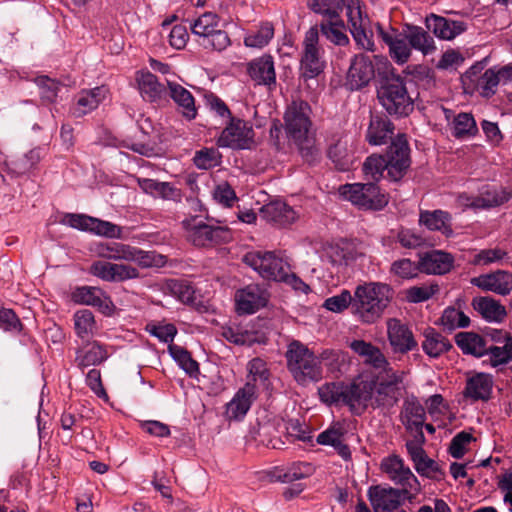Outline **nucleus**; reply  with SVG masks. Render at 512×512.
Here are the masks:
<instances>
[{
	"instance_id": "aec40b11",
	"label": "nucleus",
	"mask_w": 512,
	"mask_h": 512,
	"mask_svg": "<svg viewBox=\"0 0 512 512\" xmlns=\"http://www.w3.org/2000/svg\"><path fill=\"white\" fill-rule=\"evenodd\" d=\"M226 118L230 119L229 125L226 126V147L233 149L249 148L254 134L252 127L243 120L233 118L227 106Z\"/></svg>"
},
{
	"instance_id": "4468645a",
	"label": "nucleus",
	"mask_w": 512,
	"mask_h": 512,
	"mask_svg": "<svg viewBox=\"0 0 512 512\" xmlns=\"http://www.w3.org/2000/svg\"><path fill=\"white\" fill-rule=\"evenodd\" d=\"M186 230V238L194 246L209 247L217 243L224 229L205 223L199 216L186 218L182 222Z\"/></svg>"
},
{
	"instance_id": "de8ad7c7",
	"label": "nucleus",
	"mask_w": 512,
	"mask_h": 512,
	"mask_svg": "<svg viewBox=\"0 0 512 512\" xmlns=\"http://www.w3.org/2000/svg\"><path fill=\"white\" fill-rule=\"evenodd\" d=\"M168 352L180 368H182L187 374L190 376H196L199 373V364L192 358L187 349L176 344H169Z\"/></svg>"
},
{
	"instance_id": "c85d7f7f",
	"label": "nucleus",
	"mask_w": 512,
	"mask_h": 512,
	"mask_svg": "<svg viewBox=\"0 0 512 512\" xmlns=\"http://www.w3.org/2000/svg\"><path fill=\"white\" fill-rule=\"evenodd\" d=\"M260 216L277 226H285L295 221L297 215L293 208L282 201H272L260 209Z\"/></svg>"
},
{
	"instance_id": "603ef678",
	"label": "nucleus",
	"mask_w": 512,
	"mask_h": 512,
	"mask_svg": "<svg viewBox=\"0 0 512 512\" xmlns=\"http://www.w3.org/2000/svg\"><path fill=\"white\" fill-rule=\"evenodd\" d=\"M486 355H489L488 361L492 367L509 363L512 360V337L507 338V341L502 346H487Z\"/></svg>"
},
{
	"instance_id": "13d9d810",
	"label": "nucleus",
	"mask_w": 512,
	"mask_h": 512,
	"mask_svg": "<svg viewBox=\"0 0 512 512\" xmlns=\"http://www.w3.org/2000/svg\"><path fill=\"white\" fill-rule=\"evenodd\" d=\"M312 473V466L309 463H294L285 471L281 470L276 474L278 481L289 483L300 480Z\"/></svg>"
},
{
	"instance_id": "8fccbe9b",
	"label": "nucleus",
	"mask_w": 512,
	"mask_h": 512,
	"mask_svg": "<svg viewBox=\"0 0 512 512\" xmlns=\"http://www.w3.org/2000/svg\"><path fill=\"white\" fill-rule=\"evenodd\" d=\"M274 36V27L270 22H263L258 30L250 33L244 39V44L251 48H263Z\"/></svg>"
},
{
	"instance_id": "052dcab7",
	"label": "nucleus",
	"mask_w": 512,
	"mask_h": 512,
	"mask_svg": "<svg viewBox=\"0 0 512 512\" xmlns=\"http://www.w3.org/2000/svg\"><path fill=\"white\" fill-rule=\"evenodd\" d=\"M507 257V252L499 247L482 249L476 253L471 264L475 266H487L492 263H499Z\"/></svg>"
},
{
	"instance_id": "a878e982",
	"label": "nucleus",
	"mask_w": 512,
	"mask_h": 512,
	"mask_svg": "<svg viewBox=\"0 0 512 512\" xmlns=\"http://www.w3.org/2000/svg\"><path fill=\"white\" fill-rule=\"evenodd\" d=\"M395 126L387 116L372 115L366 133V140L370 145H383L390 140L391 142L395 137Z\"/></svg>"
},
{
	"instance_id": "cd10ccee",
	"label": "nucleus",
	"mask_w": 512,
	"mask_h": 512,
	"mask_svg": "<svg viewBox=\"0 0 512 512\" xmlns=\"http://www.w3.org/2000/svg\"><path fill=\"white\" fill-rule=\"evenodd\" d=\"M492 388V375L480 372L467 379L463 394L466 398H470L473 401H488L491 398Z\"/></svg>"
},
{
	"instance_id": "680f3d73",
	"label": "nucleus",
	"mask_w": 512,
	"mask_h": 512,
	"mask_svg": "<svg viewBox=\"0 0 512 512\" xmlns=\"http://www.w3.org/2000/svg\"><path fill=\"white\" fill-rule=\"evenodd\" d=\"M353 302L354 294L351 295L348 290H342L340 294L327 298L323 307L329 311L340 313L350 306L353 313Z\"/></svg>"
},
{
	"instance_id": "774afa93",
	"label": "nucleus",
	"mask_w": 512,
	"mask_h": 512,
	"mask_svg": "<svg viewBox=\"0 0 512 512\" xmlns=\"http://www.w3.org/2000/svg\"><path fill=\"white\" fill-rule=\"evenodd\" d=\"M169 288L172 294L183 303L194 302L195 291L189 282L184 280H171Z\"/></svg>"
},
{
	"instance_id": "a211bd4d",
	"label": "nucleus",
	"mask_w": 512,
	"mask_h": 512,
	"mask_svg": "<svg viewBox=\"0 0 512 512\" xmlns=\"http://www.w3.org/2000/svg\"><path fill=\"white\" fill-rule=\"evenodd\" d=\"M375 70L369 56L359 54L354 56L347 74V84L352 90H359L374 78Z\"/></svg>"
},
{
	"instance_id": "6e6d98bb",
	"label": "nucleus",
	"mask_w": 512,
	"mask_h": 512,
	"mask_svg": "<svg viewBox=\"0 0 512 512\" xmlns=\"http://www.w3.org/2000/svg\"><path fill=\"white\" fill-rule=\"evenodd\" d=\"M74 325L77 336L84 339L95 329L94 315L90 310H79L74 314Z\"/></svg>"
},
{
	"instance_id": "e433bc0d",
	"label": "nucleus",
	"mask_w": 512,
	"mask_h": 512,
	"mask_svg": "<svg viewBox=\"0 0 512 512\" xmlns=\"http://www.w3.org/2000/svg\"><path fill=\"white\" fill-rule=\"evenodd\" d=\"M455 343L466 355L480 358L487 354L486 340L475 332H459L455 335Z\"/></svg>"
},
{
	"instance_id": "a19ab883",
	"label": "nucleus",
	"mask_w": 512,
	"mask_h": 512,
	"mask_svg": "<svg viewBox=\"0 0 512 512\" xmlns=\"http://www.w3.org/2000/svg\"><path fill=\"white\" fill-rule=\"evenodd\" d=\"M138 86L143 99L146 101L156 102L167 95L165 86L151 72L141 74L138 78Z\"/></svg>"
},
{
	"instance_id": "69168bd1",
	"label": "nucleus",
	"mask_w": 512,
	"mask_h": 512,
	"mask_svg": "<svg viewBox=\"0 0 512 512\" xmlns=\"http://www.w3.org/2000/svg\"><path fill=\"white\" fill-rule=\"evenodd\" d=\"M439 292L437 284L413 286L407 290L406 298L411 303H419L429 300Z\"/></svg>"
},
{
	"instance_id": "4be33fe9",
	"label": "nucleus",
	"mask_w": 512,
	"mask_h": 512,
	"mask_svg": "<svg viewBox=\"0 0 512 512\" xmlns=\"http://www.w3.org/2000/svg\"><path fill=\"white\" fill-rule=\"evenodd\" d=\"M425 25L428 31L442 40H452L467 30L465 22L435 14L426 17Z\"/></svg>"
},
{
	"instance_id": "a18cd8bd",
	"label": "nucleus",
	"mask_w": 512,
	"mask_h": 512,
	"mask_svg": "<svg viewBox=\"0 0 512 512\" xmlns=\"http://www.w3.org/2000/svg\"><path fill=\"white\" fill-rule=\"evenodd\" d=\"M127 262H134L141 268L161 267L165 263V258L154 251H144L140 248L130 245Z\"/></svg>"
},
{
	"instance_id": "c9c22d12",
	"label": "nucleus",
	"mask_w": 512,
	"mask_h": 512,
	"mask_svg": "<svg viewBox=\"0 0 512 512\" xmlns=\"http://www.w3.org/2000/svg\"><path fill=\"white\" fill-rule=\"evenodd\" d=\"M404 31L412 49L421 52L423 55H429L435 52L436 45L434 38L423 27L406 25Z\"/></svg>"
},
{
	"instance_id": "b1692460",
	"label": "nucleus",
	"mask_w": 512,
	"mask_h": 512,
	"mask_svg": "<svg viewBox=\"0 0 512 512\" xmlns=\"http://www.w3.org/2000/svg\"><path fill=\"white\" fill-rule=\"evenodd\" d=\"M327 155L340 171H347L354 162V150L349 139L343 135L333 136L329 142Z\"/></svg>"
},
{
	"instance_id": "f257e3e1",
	"label": "nucleus",
	"mask_w": 512,
	"mask_h": 512,
	"mask_svg": "<svg viewBox=\"0 0 512 512\" xmlns=\"http://www.w3.org/2000/svg\"><path fill=\"white\" fill-rule=\"evenodd\" d=\"M405 372L385 368L380 371L373 380L359 382V414L369 405L373 409H381L389 412L397 405L404 386Z\"/></svg>"
},
{
	"instance_id": "c756f323",
	"label": "nucleus",
	"mask_w": 512,
	"mask_h": 512,
	"mask_svg": "<svg viewBox=\"0 0 512 512\" xmlns=\"http://www.w3.org/2000/svg\"><path fill=\"white\" fill-rule=\"evenodd\" d=\"M471 305L488 322L500 323L507 315L505 306L490 296L474 297Z\"/></svg>"
},
{
	"instance_id": "864d4df0",
	"label": "nucleus",
	"mask_w": 512,
	"mask_h": 512,
	"mask_svg": "<svg viewBox=\"0 0 512 512\" xmlns=\"http://www.w3.org/2000/svg\"><path fill=\"white\" fill-rule=\"evenodd\" d=\"M478 128L473 116L470 113H460L453 121V136L460 139L468 136H474Z\"/></svg>"
},
{
	"instance_id": "5fc2aeb1",
	"label": "nucleus",
	"mask_w": 512,
	"mask_h": 512,
	"mask_svg": "<svg viewBox=\"0 0 512 512\" xmlns=\"http://www.w3.org/2000/svg\"><path fill=\"white\" fill-rule=\"evenodd\" d=\"M318 358L320 365L323 363L328 372L333 375L340 373L342 366L346 364V355L340 350L325 349Z\"/></svg>"
},
{
	"instance_id": "412c9836",
	"label": "nucleus",
	"mask_w": 512,
	"mask_h": 512,
	"mask_svg": "<svg viewBox=\"0 0 512 512\" xmlns=\"http://www.w3.org/2000/svg\"><path fill=\"white\" fill-rule=\"evenodd\" d=\"M71 298L77 304L98 308L105 314L110 313L113 307L110 297L99 287H77L72 292Z\"/></svg>"
},
{
	"instance_id": "3c124183",
	"label": "nucleus",
	"mask_w": 512,
	"mask_h": 512,
	"mask_svg": "<svg viewBox=\"0 0 512 512\" xmlns=\"http://www.w3.org/2000/svg\"><path fill=\"white\" fill-rule=\"evenodd\" d=\"M39 88L40 99L43 104H52L55 102L60 89V83L48 76H37L34 80Z\"/></svg>"
},
{
	"instance_id": "20e7f679",
	"label": "nucleus",
	"mask_w": 512,
	"mask_h": 512,
	"mask_svg": "<svg viewBox=\"0 0 512 512\" xmlns=\"http://www.w3.org/2000/svg\"><path fill=\"white\" fill-rule=\"evenodd\" d=\"M311 107L305 101H293L284 114L287 136L298 146L301 156L308 162L315 160L317 149L311 137Z\"/></svg>"
},
{
	"instance_id": "2eb2a0df",
	"label": "nucleus",
	"mask_w": 512,
	"mask_h": 512,
	"mask_svg": "<svg viewBox=\"0 0 512 512\" xmlns=\"http://www.w3.org/2000/svg\"><path fill=\"white\" fill-rule=\"evenodd\" d=\"M470 283L483 291L506 296L512 291V273L506 270H496L473 277Z\"/></svg>"
},
{
	"instance_id": "58836bf2",
	"label": "nucleus",
	"mask_w": 512,
	"mask_h": 512,
	"mask_svg": "<svg viewBox=\"0 0 512 512\" xmlns=\"http://www.w3.org/2000/svg\"><path fill=\"white\" fill-rule=\"evenodd\" d=\"M423 351L430 357L437 358L452 348L451 342L434 328L424 330Z\"/></svg>"
},
{
	"instance_id": "f8f14e48",
	"label": "nucleus",
	"mask_w": 512,
	"mask_h": 512,
	"mask_svg": "<svg viewBox=\"0 0 512 512\" xmlns=\"http://www.w3.org/2000/svg\"><path fill=\"white\" fill-rule=\"evenodd\" d=\"M223 26L216 14L206 12L195 20L191 30L195 35L203 37L202 45L205 48L222 51L224 50Z\"/></svg>"
},
{
	"instance_id": "e2e57ef3",
	"label": "nucleus",
	"mask_w": 512,
	"mask_h": 512,
	"mask_svg": "<svg viewBox=\"0 0 512 512\" xmlns=\"http://www.w3.org/2000/svg\"><path fill=\"white\" fill-rule=\"evenodd\" d=\"M193 162L199 169H210L220 164L221 154L214 148H205L197 151Z\"/></svg>"
},
{
	"instance_id": "5701e85b",
	"label": "nucleus",
	"mask_w": 512,
	"mask_h": 512,
	"mask_svg": "<svg viewBox=\"0 0 512 512\" xmlns=\"http://www.w3.org/2000/svg\"><path fill=\"white\" fill-rule=\"evenodd\" d=\"M388 340L395 352L406 353L417 347L412 331L396 318L387 322Z\"/></svg>"
},
{
	"instance_id": "72a5a7b5",
	"label": "nucleus",
	"mask_w": 512,
	"mask_h": 512,
	"mask_svg": "<svg viewBox=\"0 0 512 512\" xmlns=\"http://www.w3.org/2000/svg\"><path fill=\"white\" fill-rule=\"evenodd\" d=\"M169 95L178 105L179 111L187 120L191 121L196 118L197 109L195 100L189 90L182 85L174 82H168Z\"/></svg>"
},
{
	"instance_id": "37998d69",
	"label": "nucleus",
	"mask_w": 512,
	"mask_h": 512,
	"mask_svg": "<svg viewBox=\"0 0 512 512\" xmlns=\"http://www.w3.org/2000/svg\"><path fill=\"white\" fill-rule=\"evenodd\" d=\"M139 188L146 194L154 197H161L166 200H174L179 196L178 190L169 182H160L150 178L136 179Z\"/></svg>"
},
{
	"instance_id": "f704fd0d",
	"label": "nucleus",
	"mask_w": 512,
	"mask_h": 512,
	"mask_svg": "<svg viewBox=\"0 0 512 512\" xmlns=\"http://www.w3.org/2000/svg\"><path fill=\"white\" fill-rule=\"evenodd\" d=\"M248 73L258 84L270 86L276 83L274 62L271 56H263L253 60L249 64Z\"/></svg>"
},
{
	"instance_id": "423d86ee",
	"label": "nucleus",
	"mask_w": 512,
	"mask_h": 512,
	"mask_svg": "<svg viewBox=\"0 0 512 512\" xmlns=\"http://www.w3.org/2000/svg\"><path fill=\"white\" fill-rule=\"evenodd\" d=\"M377 98L383 109L396 118L406 117L414 110L405 79L398 74L391 73L381 79Z\"/></svg>"
},
{
	"instance_id": "bf43d9fd",
	"label": "nucleus",
	"mask_w": 512,
	"mask_h": 512,
	"mask_svg": "<svg viewBox=\"0 0 512 512\" xmlns=\"http://www.w3.org/2000/svg\"><path fill=\"white\" fill-rule=\"evenodd\" d=\"M91 233L112 239H123V228L112 222L93 218Z\"/></svg>"
},
{
	"instance_id": "2f4dec72",
	"label": "nucleus",
	"mask_w": 512,
	"mask_h": 512,
	"mask_svg": "<svg viewBox=\"0 0 512 512\" xmlns=\"http://www.w3.org/2000/svg\"><path fill=\"white\" fill-rule=\"evenodd\" d=\"M107 89L104 86L95 87L90 90H82L76 96V103L73 108V115L82 117L94 109L105 99Z\"/></svg>"
},
{
	"instance_id": "ea45409f",
	"label": "nucleus",
	"mask_w": 512,
	"mask_h": 512,
	"mask_svg": "<svg viewBox=\"0 0 512 512\" xmlns=\"http://www.w3.org/2000/svg\"><path fill=\"white\" fill-rule=\"evenodd\" d=\"M419 223L426 226L429 230L441 231L446 236H450L453 233L451 215L443 210L421 211Z\"/></svg>"
},
{
	"instance_id": "6ab92c4d",
	"label": "nucleus",
	"mask_w": 512,
	"mask_h": 512,
	"mask_svg": "<svg viewBox=\"0 0 512 512\" xmlns=\"http://www.w3.org/2000/svg\"><path fill=\"white\" fill-rule=\"evenodd\" d=\"M255 399L256 387L255 384L249 380L236 392L232 400L229 403H226V417L229 420H242Z\"/></svg>"
},
{
	"instance_id": "6e6552de",
	"label": "nucleus",
	"mask_w": 512,
	"mask_h": 512,
	"mask_svg": "<svg viewBox=\"0 0 512 512\" xmlns=\"http://www.w3.org/2000/svg\"><path fill=\"white\" fill-rule=\"evenodd\" d=\"M340 194L352 204L366 210H381L388 204V196L375 183L345 184Z\"/></svg>"
},
{
	"instance_id": "1a4fd4ad",
	"label": "nucleus",
	"mask_w": 512,
	"mask_h": 512,
	"mask_svg": "<svg viewBox=\"0 0 512 512\" xmlns=\"http://www.w3.org/2000/svg\"><path fill=\"white\" fill-rule=\"evenodd\" d=\"M325 61L323 51L319 46V33L316 27H311L303 40V52L300 60L301 75L304 79H312L323 72Z\"/></svg>"
},
{
	"instance_id": "393cba45",
	"label": "nucleus",
	"mask_w": 512,
	"mask_h": 512,
	"mask_svg": "<svg viewBox=\"0 0 512 512\" xmlns=\"http://www.w3.org/2000/svg\"><path fill=\"white\" fill-rule=\"evenodd\" d=\"M454 264V257L441 250H432L420 257V271L427 274H446Z\"/></svg>"
},
{
	"instance_id": "dca6fc26",
	"label": "nucleus",
	"mask_w": 512,
	"mask_h": 512,
	"mask_svg": "<svg viewBox=\"0 0 512 512\" xmlns=\"http://www.w3.org/2000/svg\"><path fill=\"white\" fill-rule=\"evenodd\" d=\"M268 302V293L258 285H248L235 294L236 310L239 314H252Z\"/></svg>"
},
{
	"instance_id": "39448f33",
	"label": "nucleus",
	"mask_w": 512,
	"mask_h": 512,
	"mask_svg": "<svg viewBox=\"0 0 512 512\" xmlns=\"http://www.w3.org/2000/svg\"><path fill=\"white\" fill-rule=\"evenodd\" d=\"M285 358L287 369L298 384L307 385L323 378L318 356L299 340H293L288 344Z\"/></svg>"
},
{
	"instance_id": "c03bdc74",
	"label": "nucleus",
	"mask_w": 512,
	"mask_h": 512,
	"mask_svg": "<svg viewBox=\"0 0 512 512\" xmlns=\"http://www.w3.org/2000/svg\"><path fill=\"white\" fill-rule=\"evenodd\" d=\"M307 6L321 15L324 18L322 21H331L341 18L345 0H308Z\"/></svg>"
},
{
	"instance_id": "4c0bfd02",
	"label": "nucleus",
	"mask_w": 512,
	"mask_h": 512,
	"mask_svg": "<svg viewBox=\"0 0 512 512\" xmlns=\"http://www.w3.org/2000/svg\"><path fill=\"white\" fill-rule=\"evenodd\" d=\"M350 348L358 355L364 357L367 363L377 369L385 370V368H391L381 350L369 342L354 340L351 342Z\"/></svg>"
},
{
	"instance_id": "09e8293b",
	"label": "nucleus",
	"mask_w": 512,
	"mask_h": 512,
	"mask_svg": "<svg viewBox=\"0 0 512 512\" xmlns=\"http://www.w3.org/2000/svg\"><path fill=\"white\" fill-rule=\"evenodd\" d=\"M322 34L332 43L339 46L348 44L349 38L345 33V25L341 18L331 21H321Z\"/></svg>"
},
{
	"instance_id": "f3484780",
	"label": "nucleus",
	"mask_w": 512,
	"mask_h": 512,
	"mask_svg": "<svg viewBox=\"0 0 512 512\" xmlns=\"http://www.w3.org/2000/svg\"><path fill=\"white\" fill-rule=\"evenodd\" d=\"M409 493L395 488L373 487L369 497L375 512H394L401 505L403 498H410Z\"/></svg>"
},
{
	"instance_id": "9d476101",
	"label": "nucleus",
	"mask_w": 512,
	"mask_h": 512,
	"mask_svg": "<svg viewBox=\"0 0 512 512\" xmlns=\"http://www.w3.org/2000/svg\"><path fill=\"white\" fill-rule=\"evenodd\" d=\"M359 382L351 384L326 383L319 387L318 394L322 402L328 405H346L350 411L359 414Z\"/></svg>"
},
{
	"instance_id": "49530a36",
	"label": "nucleus",
	"mask_w": 512,
	"mask_h": 512,
	"mask_svg": "<svg viewBox=\"0 0 512 512\" xmlns=\"http://www.w3.org/2000/svg\"><path fill=\"white\" fill-rule=\"evenodd\" d=\"M130 245L120 242H101L96 245L98 257L113 261H127Z\"/></svg>"
},
{
	"instance_id": "473e14b6",
	"label": "nucleus",
	"mask_w": 512,
	"mask_h": 512,
	"mask_svg": "<svg viewBox=\"0 0 512 512\" xmlns=\"http://www.w3.org/2000/svg\"><path fill=\"white\" fill-rule=\"evenodd\" d=\"M399 418L405 429L411 430L412 427L424 426L426 412L417 397L411 395L403 401Z\"/></svg>"
},
{
	"instance_id": "7c9ffc66",
	"label": "nucleus",
	"mask_w": 512,
	"mask_h": 512,
	"mask_svg": "<svg viewBox=\"0 0 512 512\" xmlns=\"http://www.w3.org/2000/svg\"><path fill=\"white\" fill-rule=\"evenodd\" d=\"M358 19L353 16V11L348 7V16L351 23V34L356 44L366 50L375 51V43L373 40V30L369 27V21L361 17V12L358 10Z\"/></svg>"
},
{
	"instance_id": "4d7b16f0",
	"label": "nucleus",
	"mask_w": 512,
	"mask_h": 512,
	"mask_svg": "<svg viewBox=\"0 0 512 512\" xmlns=\"http://www.w3.org/2000/svg\"><path fill=\"white\" fill-rule=\"evenodd\" d=\"M499 84L495 68H490L478 77L477 86L474 90L478 91L483 97L489 98L496 93Z\"/></svg>"
},
{
	"instance_id": "79ce46f5",
	"label": "nucleus",
	"mask_w": 512,
	"mask_h": 512,
	"mask_svg": "<svg viewBox=\"0 0 512 512\" xmlns=\"http://www.w3.org/2000/svg\"><path fill=\"white\" fill-rule=\"evenodd\" d=\"M109 357L106 347L97 341L90 344L86 350H78L76 353L75 362L80 369H85L89 366H97L107 360Z\"/></svg>"
},
{
	"instance_id": "338daca9",
	"label": "nucleus",
	"mask_w": 512,
	"mask_h": 512,
	"mask_svg": "<svg viewBox=\"0 0 512 512\" xmlns=\"http://www.w3.org/2000/svg\"><path fill=\"white\" fill-rule=\"evenodd\" d=\"M418 271H420L419 263L416 264L406 258L394 261L390 268L391 273L402 279L413 278L417 276Z\"/></svg>"
},
{
	"instance_id": "f03ea898",
	"label": "nucleus",
	"mask_w": 512,
	"mask_h": 512,
	"mask_svg": "<svg viewBox=\"0 0 512 512\" xmlns=\"http://www.w3.org/2000/svg\"><path fill=\"white\" fill-rule=\"evenodd\" d=\"M411 150L406 134L399 133L387 147L384 154H372L363 163L367 178L378 181L381 178L399 182L411 166Z\"/></svg>"
},
{
	"instance_id": "7ed1b4c3",
	"label": "nucleus",
	"mask_w": 512,
	"mask_h": 512,
	"mask_svg": "<svg viewBox=\"0 0 512 512\" xmlns=\"http://www.w3.org/2000/svg\"><path fill=\"white\" fill-rule=\"evenodd\" d=\"M394 298L393 288L382 282H364L354 290L353 315L373 324L384 315Z\"/></svg>"
},
{
	"instance_id": "bb28decb",
	"label": "nucleus",
	"mask_w": 512,
	"mask_h": 512,
	"mask_svg": "<svg viewBox=\"0 0 512 512\" xmlns=\"http://www.w3.org/2000/svg\"><path fill=\"white\" fill-rule=\"evenodd\" d=\"M346 433L344 424L340 422L333 423L328 429L317 436V443L334 447L344 460H348L351 458V451L345 443Z\"/></svg>"
},
{
	"instance_id": "ddd939ff",
	"label": "nucleus",
	"mask_w": 512,
	"mask_h": 512,
	"mask_svg": "<svg viewBox=\"0 0 512 512\" xmlns=\"http://www.w3.org/2000/svg\"><path fill=\"white\" fill-rule=\"evenodd\" d=\"M381 469L391 481L401 486V491L409 494H416L420 491L418 479L399 456L393 455L383 459Z\"/></svg>"
},
{
	"instance_id": "9b49d317",
	"label": "nucleus",
	"mask_w": 512,
	"mask_h": 512,
	"mask_svg": "<svg viewBox=\"0 0 512 512\" xmlns=\"http://www.w3.org/2000/svg\"><path fill=\"white\" fill-rule=\"evenodd\" d=\"M375 30L378 37L388 46L389 55L395 63L403 65L409 61L412 48L404 30L399 32L392 26H384L379 22L375 23Z\"/></svg>"
},
{
	"instance_id": "0eeeda50",
	"label": "nucleus",
	"mask_w": 512,
	"mask_h": 512,
	"mask_svg": "<svg viewBox=\"0 0 512 512\" xmlns=\"http://www.w3.org/2000/svg\"><path fill=\"white\" fill-rule=\"evenodd\" d=\"M243 262L263 279L281 282L287 277L289 263L271 251H251L243 256Z\"/></svg>"
},
{
	"instance_id": "0e129e2a",
	"label": "nucleus",
	"mask_w": 512,
	"mask_h": 512,
	"mask_svg": "<svg viewBox=\"0 0 512 512\" xmlns=\"http://www.w3.org/2000/svg\"><path fill=\"white\" fill-rule=\"evenodd\" d=\"M416 471L425 477L432 478L435 480H441L445 473L440 468L439 464L427 455L423 456L420 461L415 464Z\"/></svg>"
}]
</instances>
